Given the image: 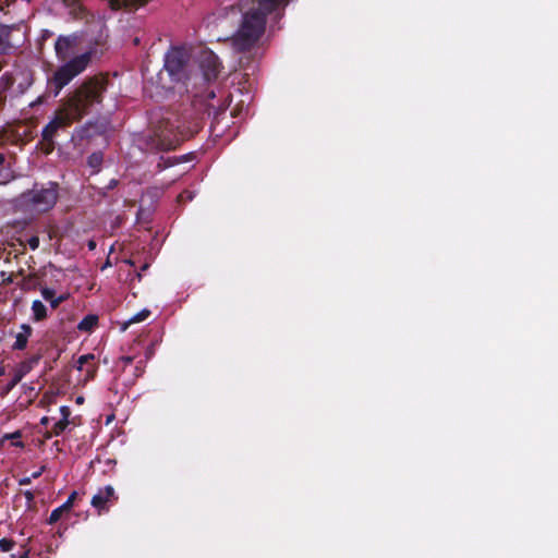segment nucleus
Returning a JSON list of instances; mask_svg holds the SVG:
<instances>
[{
	"label": "nucleus",
	"instance_id": "35",
	"mask_svg": "<svg viewBox=\"0 0 558 558\" xmlns=\"http://www.w3.org/2000/svg\"><path fill=\"white\" fill-rule=\"evenodd\" d=\"M128 264L133 265L132 260L128 259L125 260Z\"/></svg>",
	"mask_w": 558,
	"mask_h": 558
},
{
	"label": "nucleus",
	"instance_id": "11",
	"mask_svg": "<svg viewBox=\"0 0 558 558\" xmlns=\"http://www.w3.org/2000/svg\"><path fill=\"white\" fill-rule=\"evenodd\" d=\"M75 498H76V492L71 493V495L68 497L65 502H63L60 507L52 510L48 522L50 524H53L58 520H60V518L62 517L63 513L69 512L71 510V508L73 507Z\"/></svg>",
	"mask_w": 558,
	"mask_h": 558
},
{
	"label": "nucleus",
	"instance_id": "23",
	"mask_svg": "<svg viewBox=\"0 0 558 558\" xmlns=\"http://www.w3.org/2000/svg\"><path fill=\"white\" fill-rule=\"evenodd\" d=\"M88 162L92 167H98L101 162V157L99 155H92L88 159Z\"/></svg>",
	"mask_w": 558,
	"mask_h": 558
},
{
	"label": "nucleus",
	"instance_id": "32",
	"mask_svg": "<svg viewBox=\"0 0 558 558\" xmlns=\"http://www.w3.org/2000/svg\"><path fill=\"white\" fill-rule=\"evenodd\" d=\"M5 157L4 155L0 154V167L4 165Z\"/></svg>",
	"mask_w": 558,
	"mask_h": 558
},
{
	"label": "nucleus",
	"instance_id": "21",
	"mask_svg": "<svg viewBox=\"0 0 558 558\" xmlns=\"http://www.w3.org/2000/svg\"><path fill=\"white\" fill-rule=\"evenodd\" d=\"M41 295L46 301H51L54 298V291L49 288H45L41 290Z\"/></svg>",
	"mask_w": 558,
	"mask_h": 558
},
{
	"label": "nucleus",
	"instance_id": "22",
	"mask_svg": "<svg viewBox=\"0 0 558 558\" xmlns=\"http://www.w3.org/2000/svg\"><path fill=\"white\" fill-rule=\"evenodd\" d=\"M59 412H60V417H63L64 421L69 420L70 415H71V410L69 407L66 405H62L60 409H59Z\"/></svg>",
	"mask_w": 558,
	"mask_h": 558
},
{
	"label": "nucleus",
	"instance_id": "29",
	"mask_svg": "<svg viewBox=\"0 0 558 558\" xmlns=\"http://www.w3.org/2000/svg\"><path fill=\"white\" fill-rule=\"evenodd\" d=\"M49 422H50V417H48V416H44V417L40 420V423H41L43 425H48V424H49Z\"/></svg>",
	"mask_w": 558,
	"mask_h": 558
},
{
	"label": "nucleus",
	"instance_id": "10",
	"mask_svg": "<svg viewBox=\"0 0 558 558\" xmlns=\"http://www.w3.org/2000/svg\"><path fill=\"white\" fill-rule=\"evenodd\" d=\"M33 329L29 325L23 324L20 327V331L15 335V341L12 344L13 350H23L26 348L29 337L32 336Z\"/></svg>",
	"mask_w": 558,
	"mask_h": 558
},
{
	"label": "nucleus",
	"instance_id": "24",
	"mask_svg": "<svg viewBox=\"0 0 558 558\" xmlns=\"http://www.w3.org/2000/svg\"><path fill=\"white\" fill-rule=\"evenodd\" d=\"M65 300V298L63 295H60L59 298H53L51 301H50V304H51V307L52 308H56L59 306V304L61 302H63Z\"/></svg>",
	"mask_w": 558,
	"mask_h": 558
},
{
	"label": "nucleus",
	"instance_id": "9",
	"mask_svg": "<svg viewBox=\"0 0 558 558\" xmlns=\"http://www.w3.org/2000/svg\"><path fill=\"white\" fill-rule=\"evenodd\" d=\"M95 356L94 354H84L81 355L77 360V369L80 372H84L85 376L83 381L87 383L88 380L93 379L96 373V366L92 362L94 361Z\"/></svg>",
	"mask_w": 558,
	"mask_h": 558
},
{
	"label": "nucleus",
	"instance_id": "12",
	"mask_svg": "<svg viewBox=\"0 0 558 558\" xmlns=\"http://www.w3.org/2000/svg\"><path fill=\"white\" fill-rule=\"evenodd\" d=\"M98 324V316L90 314L85 316L80 324L77 325V329L85 332H90Z\"/></svg>",
	"mask_w": 558,
	"mask_h": 558
},
{
	"label": "nucleus",
	"instance_id": "3",
	"mask_svg": "<svg viewBox=\"0 0 558 558\" xmlns=\"http://www.w3.org/2000/svg\"><path fill=\"white\" fill-rule=\"evenodd\" d=\"M165 68L173 81L194 84L197 78L194 64L190 63L189 54L182 48H173L166 54Z\"/></svg>",
	"mask_w": 558,
	"mask_h": 558
},
{
	"label": "nucleus",
	"instance_id": "6",
	"mask_svg": "<svg viewBox=\"0 0 558 558\" xmlns=\"http://www.w3.org/2000/svg\"><path fill=\"white\" fill-rule=\"evenodd\" d=\"M26 202L36 211H47L57 202L58 194L54 184H50L48 187L34 189L24 195Z\"/></svg>",
	"mask_w": 558,
	"mask_h": 558
},
{
	"label": "nucleus",
	"instance_id": "26",
	"mask_svg": "<svg viewBox=\"0 0 558 558\" xmlns=\"http://www.w3.org/2000/svg\"><path fill=\"white\" fill-rule=\"evenodd\" d=\"M31 482H32V477L31 476H25V477L19 480V484L20 485H28Z\"/></svg>",
	"mask_w": 558,
	"mask_h": 558
},
{
	"label": "nucleus",
	"instance_id": "31",
	"mask_svg": "<svg viewBox=\"0 0 558 558\" xmlns=\"http://www.w3.org/2000/svg\"><path fill=\"white\" fill-rule=\"evenodd\" d=\"M75 402H76L77 404H83V402H84V398H83V397H81V396H78V397H76Z\"/></svg>",
	"mask_w": 558,
	"mask_h": 558
},
{
	"label": "nucleus",
	"instance_id": "34",
	"mask_svg": "<svg viewBox=\"0 0 558 558\" xmlns=\"http://www.w3.org/2000/svg\"><path fill=\"white\" fill-rule=\"evenodd\" d=\"M20 558H29L28 553H24L23 555L20 556Z\"/></svg>",
	"mask_w": 558,
	"mask_h": 558
},
{
	"label": "nucleus",
	"instance_id": "13",
	"mask_svg": "<svg viewBox=\"0 0 558 558\" xmlns=\"http://www.w3.org/2000/svg\"><path fill=\"white\" fill-rule=\"evenodd\" d=\"M33 319L40 322L47 316V308L44 303L39 300H35L32 304Z\"/></svg>",
	"mask_w": 558,
	"mask_h": 558
},
{
	"label": "nucleus",
	"instance_id": "7",
	"mask_svg": "<svg viewBox=\"0 0 558 558\" xmlns=\"http://www.w3.org/2000/svg\"><path fill=\"white\" fill-rule=\"evenodd\" d=\"M114 498V488L111 485H107L98 492L92 498V506L98 510V512L107 511V504Z\"/></svg>",
	"mask_w": 558,
	"mask_h": 558
},
{
	"label": "nucleus",
	"instance_id": "27",
	"mask_svg": "<svg viewBox=\"0 0 558 558\" xmlns=\"http://www.w3.org/2000/svg\"><path fill=\"white\" fill-rule=\"evenodd\" d=\"M44 471H45V466H41L38 471L32 473V475H31L32 480L39 477Z\"/></svg>",
	"mask_w": 558,
	"mask_h": 558
},
{
	"label": "nucleus",
	"instance_id": "1",
	"mask_svg": "<svg viewBox=\"0 0 558 558\" xmlns=\"http://www.w3.org/2000/svg\"><path fill=\"white\" fill-rule=\"evenodd\" d=\"M102 89L99 80L90 78L84 82L73 96L62 104L51 121L44 128L43 138L50 143L58 130L80 120L87 112L89 105L100 100Z\"/></svg>",
	"mask_w": 558,
	"mask_h": 558
},
{
	"label": "nucleus",
	"instance_id": "33",
	"mask_svg": "<svg viewBox=\"0 0 558 558\" xmlns=\"http://www.w3.org/2000/svg\"><path fill=\"white\" fill-rule=\"evenodd\" d=\"M88 247H89L90 250H94V248L96 247L95 242H94V241H89V243H88Z\"/></svg>",
	"mask_w": 558,
	"mask_h": 558
},
{
	"label": "nucleus",
	"instance_id": "25",
	"mask_svg": "<svg viewBox=\"0 0 558 558\" xmlns=\"http://www.w3.org/2000/svg\"><path fill=\"white\" fill-rule=\"evenodd\" d=\"M29 246L32 247V250H36L39 245V240L38 238H32L29 239Z\"/></svg>",
	"mask_w": 558,
	"mask_h": 558
},
{
	"label": "nucleus",
	"instance_id": "5",
	"mask_svg": "<svg viewBox=\"0 0 558 558\" xmlns=\"http://www.w3.org/2000/svg\"><path fill=\"white\" fill-rule=\"evenodd\" d=\"M194 63L197 66L196 69L194 68V74H197V78L194 80V86L216 78L220 70L219 60L210 50H201Z\"/></svg>",
	"mask_w": 558,
	"mask_h": 558
},
{
	"label": "nucleus",
	"instance_id": "20",
	"mask_svg": "<svg viewBox=\"0 0 558 558\" xmlns=\"http://www.w3.org/2000/svg\"><path fill=\"white\" fill-rule=\"evenodd\" d=\"M14 542L8 538L0 539V549L2 551H9L13 548Z\"/></svg>",
	"mask_w": 558,
	"mask_h": 558
},
{
	"label": "nucleus",
	"instance_id": "19",
	"mask_svg": "<svg viewBox=\"0 0 558 558\" xmlns=\"http://www.w3.org/2000/svg\"><path fill=\"white\" fill-rule=\"evenodd\" d=\"M179 143V140L175 138V140H161L160 143L158 144V148L162 149V150H168V149H172L174 148Z\"/></svg>",
	"mask_w": 558,
	"mask_h": 558
},
{
	"label": "nucleus",
	"instance_id": "15",
	"mask_svg": "<svg viewBox=\"0 0 558 558\" xmlns=\"http://www.w3.org/2000/svg\"><path fill=\"white\" fill-rule=\"evenodd\" d=\"M21 438V432L16 430L12 434H5L0 439V445H4L7 440H11V445L14 447H23V442L20 440Z\"/></svg>",
	"mask_w": 558,
	"mask_h": 558
},
{
	"label": "nucleus",
	"instance_id": "4",
	"mask_svg": "<svg viewBox=\"0 0 558 558\" xmlns=\"http://www.w3.org/2000/svg\"><path fill=\"white\" fill-rule=\"evenodd\" d=\"M90 52H83L70 58L69 61L58 68L50 80V84L54 87V96H58L64 86L85 71L90 62Z\"/></svg>",
	"mask_w": 558,
	"mask_h": 558
},
{
	"label": "nucleus",
	"instance_id": "8",
	"mask_svg": "<svg viewBox=\"0 0 558 558\" xmlns=\"http://www.w3.org/2000/svg\"><path fill=\"white\" fill-rule=\"evenodd\" d=\"M75 41L73 37H59L56 41L54 49L59 60L69 59L75 51Z\"/></svg>",
	"mask_w": 558,
	"mask_h": 558
},
{
	"label": "nucleus",
	"instance_id": "17",
	"mask_svg": "<svg viewBox=\"0 0 558 558\" xmlns=\"http://www.w3.org/2000/svg\"><path fill=\"white\" fill-rule=\"evenodd\" d=\"M13 178L14 175L10 168L4 166L0 167V184H5L10 182Z\"/></svg>",
	"mask_w": 558,
	"mask_h": 558
},
{
	"label": "nucleus",
	"instance_id": "28",
	"mask_svg": "<svg viewBox=\"0 0 558 558\" xmlns=\"http://www.w3.org/2000/svg\"><path fill=\"white\" fill-rule=\"evenodd\" d=\"M24 495H25V497H26V499H27V501H28V502H31V501H33V500H34L35 495H34V493H33V492H31V490H26V492L24 493Z\"/></svg>",
	"mask_w": 558,
	"mask_h": 558
},
{
	"label": "nucleus",
	"instance_id": "14",
	"mask_svg": "<svg viewBox=\"0 0 558 558\" xmlns=\"http://www.w3.org/2000/svg\"><path fill=\"white\" fill-rule=\"evenodd\" d=\"M10 29L7 26L0 25V54L8 51Z\"/></svg>",
	"mask_w": 558,
	"mask_h": 558
},
{
	"label": "nucleus",
	"instance_id": "16",
	"mask_svg": "<svg viewBox=\"0 0 558 558\" xmlns=\"http://www.w3.org/2000/svg\"><path fill=\"white\" fill-rule=\"evenodd\" d=\"M150 315V312L148 310H142L141 312L136 313L135 315H133L128 322L126 324L128 325H131V324H135V323H141L145 319L148 318V316Z\"/></svg>",
	"mask_w": 558,
	"mask_h": 558
},
{
	"label": "nucleus",
	"instance_id": "30",
	"mask_svg": "<svg viewBox=\"0 0 558 558\" xmlns=\"http://www.w3.org/2000/svg\"><path fill=\"white\" fill-rule=\"evenodd\" d=\"M132 357L130 356H125V357H122V361L125 363V364H130L132 362Z\"/></svg>",
	"mask_w": 558,
	"mask_h": 558
},
{
	"label": "nucleus",
	"instance_id": "2",
	"mask_svg": "<svg viewBox=\"0 0 558 558\" xmlns=\"http://www.w3.org/2000/svg\"><path fill=\"white\" fill-rule=\"evenodd\" d=\"M288 0H258L257 8L243 14L241 24L232 37V45L238 51L250 49L259 39L265 31L266 15Z\"/></svg>",
	"mask_w": 558,
	"mask_h": 558
},
{
	"label": "nucleus",
	"instance_id": "18",
	"mask_svg": "<svg viewBox=\"0 0 558 558\" xmlns=\"http://www.w3.org/2000/svg\"><path fill=\"white\" fill-rule=\"evenodd\" d=\"M69 425V420L64 421L63 417H60L52 427V432L54 435H60Z\"/></svg>",
	"mask_w": 558,
	"mask_h": 558
}]
</instances>
